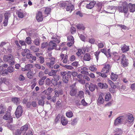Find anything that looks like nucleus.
<instances>
[{
  "instance_id": "f257e3e1",
  "label": "nucleus",
  "mask_w": 135,
  "mask_h": 135,
  "mask_svg": "<svg viewBox=\"0 0 135 135\" xmlns=\"http://www.w3.org/2000/svg\"><path fill=\"white\" fill-rule=\"evenodd\" d=\"M117 10L120 12L127 14L128 11V4L126 1L122 3V6H118Z\"/></svg>"
},
{
  "instance_id": "f03ea898",
  "label": "nucleus",
  "mask_w": 135,
  "mask_h": 135,
  "mask_svg": "<svg viewBox=\"0 0 135 135\" xmlns=\"http://www.w3.org/2000/svg\"><path fill=\"white\" fill-rule=\"evenodd\" d=\"M103 66V67L101 71L104 74H108L109 73L111 68L110 65L106 63L104 64Z\"/></svg>"
},
{
  "instance_id": "7ed1b4c3",
  "label": "nucleus",
  "mask_w": 135,
  "mask_h": 135,
  "mask_svg": "<svg viewBox=\"0 0 135 135\" xmlns=\"http://www.w3.org/2000/svg\"><path fill=\"white\" fill-rule=\"evenodd\" d=\"M57 44L55 42H53V41H50L48 45L47 50L48 51H50L54 49H56Z\"/></svg>"
},
{
  "instance_id": "20e7f679",
  "label": "nucleus",
  "mask_w": 135,
  "mask_h": 135,
  "mask_svg": "<svg viewBox=\"0 0 135 135\" xmlns=\"http://www.w3.org/2000/svg\"><path fill=\"white\" fill-rule=\"evenodd\" d=\"M124 117L123 116L119 117L115 119L114 122V124L115 126H118L122 124L123 122Z\"/></svg>"
},
{
  "instance_id": "39448f33",
  "label": "nucleus",
  "mask_w": 135,
  "mask_h": 135,
  "mask_svg": "<svg viewBox=\"0 0 135 135\" xmlns=\"http://www.w3.org/2000/svg\"><path fill=\"white\" fill-rule=\"evenodd\" d=\"M127 115V119L124 122V124H129L133 121L134 120V118L133 115L130 113H128Z\"/></svg>"
},
{
  "instance_id": "423d86ee",
  "label": "nucleus",
  "mask_w": 135,
  "mask_h": 135,
  "mask_svg": "<svg viewBox=\"0 0 135 135\" xmlns=\"http://www.w3.org/2000/svg\"><path fill=\"white\" fill-rule=\"evenodd\" d=\"M121 57V63L122 66L124 67H127L128 66V60L126 59V57L124 54L122 55Z\"/></svg>"
},
{
  "instance_id": "0eeeda50",
  "label": "nucleus",
  "mask_w": 135,
  "mask_h": 135,
  "mask_svg": "<svg viewBox=\"0 0 135 135\" xmlns=\"http://www.w3.org/2000/svg\"><path fill=\"white\" fill-rule=\"evenodd\" d=\"M28 128L29 126L28 124H26L21 127L20 129L18 131H17L18 134L20 135L22 132H26L28 130Z\"/></svg>"
},
{
  "instance_id": "6e6552de",
  "label": "nucleus",
  "mask_w": 135,
  "mask_h": 135,
  "mask_svg": "<svg viewBox=\"0 0 135 135\" xmlns=\"http://www.w3.org/2000/svg\"><path fill=\"white\" fill-rule=\"evenodd\" d=\"M62 52L60 54V58L61 60H62L64 63L66 64L67 62L68 56L67 55H64Z\"/></svg>"
},
{
  "instance_id": "1a4fd4ad",
  "label": "nucleus",
  "mask_w": 135,
  "mask_h": 135,
  "mask_svg": "<svg viewBox=\"0 0 135 135\" xmlns=\"http://www.w3.org/2000/svg\"><path fill=\"white\" fill-rule=\"evenodd\" d=\"M3 118L6 120H8V122L9 123L12 122V118L11 116L10 113L9 112H7L5 115L3 116Z\"/></svg>"
},
{
  "instance_id": "9d476101",
  "label": "nucleus",
  "mask_w": 135,
  "mask_h": 135,
  "mask_svg": "<svg viewBox=\"0 0 135 135\" xmlns=\"http://www.w3.org/2000/svg\"><path fill=\"white\" fill-rule=\"evenodd\" d=\"M55 58L54 57H51L50 58L51 61L50 62H47L46 65L49 68H52L53 67L54 64L55 63Z\"/></svg>"
},
{
  "instance_id": "9b49d317",
  "label": "nucleus",
  "mask_w": 135,
  "mask_h": 135,
  "mask_svg": "<svg viewBox=\"0 0 135 135\" xmlns=\"http://www.w3.org/2000/svg\"><path fill=\"white\" fill-rule=\"evenodd\" d=\"M71 72L68 71L67 72L66 76L62 77L63 81L65 83H68L69 80L71 77Z\"/></svg>"
},
{
  "instance_id": "f8f14e48",
  "label": "nucleus",
  "mask_w": 135,
  "mask_h": 135,
  "mask_svg": "<svg viewBox=\"0 0 135 135\" xmlns=\"http://www.w3.org/2000/svg\"><path fill=\"white\" fill-rule=\"evenodd\" d=\"M36 19L38 22L41 21L43 20V16L41 12L38 11L36 13Z\"/></svg>"
},
{
  "instance_id": "ddd939ff",
  "label": "nucleus",
  "mask_w": 135,
  "mask_h": 135,
  "mask_svg": "<svg viewBox=\"0 0 135 135\" xmlns=\"http://www.w3.org/2000/svg\"><path fill=\"white\" fill-rule=\"evenodd\" d=\"M112 56L113 59L115 61H118L120 58V56L119 55L118 53L115 52H114L112 53Z\"/></svg>"
},
{
  "instance_id": "4468645a",
  "label": "nucleus",
  "mask_w": 135,
  "mask_h": 135,
  "mask_svg": "<svg viewBox=\"0 0 135 135\" xmlns=\"http://www.w3.org/2000/svg\"><path fill=\"white\" fill-rule=\"evenodd\" d=\"M12 56L11 54L5 55L3 57V60L4 61L10 62V60L12 59Z\"/></svg>"
},
{
  "instance_id": "2eb2a0df",
  "label": "nucleus",
  "mask_w": 135,
  "mask_h": 135,
  "mask_svg": "<svg viewBox=\"0 0 135 135\" xmlns=\"http://www.w3.org/2000/svg\"><path fill=\"white\" fill-rule=\"evenodd\" d=\"M96 3L95 1H93L90 2L89 4H87L86 7L88 9H91L93 8Z\"/></svg>"
},
{
  "instance_id": "dca6fc26",
  "label": "nucleus",
  "mask_w": 135,
  "mask_h": 135,
  "mask_svg": "<svg viewBox=\"0 0 135 135\" xmlns=\"http://www.w3.org/2000/svg\"><path fill=\"white\" fill-rule=\"evenodd\" d=\"M104 102V99L102 95H100L97 100V103L98 105L103 104Z\"/></svg>"
},
{
  "instance_id": "f3484780",
  "label": "nucleus",
  "mask_w": 135,
  "mask_h": 135,
  "mask_svg": "<svg viewBox=\"0 0 135 135\" xmlns=\"http://www.w3.org/2000/svg\"><path fill=\"white\" fill-rule=\"evenodd\" d=\"M66 6V10L67 11H70V12H71L74 8V6L70 2H69V3H68Z\"/></svg>"
},
{
  "instance_id": "a211bd4d",
  "label": "nucleus",
  "mask_w": 135,
  "mask_h": 135,
  "mask_svg": "<svg viewBox=\"0 0 135 135\" xmlns=\"http://www.w3.org/2000/svg\"><path fill=\"white\" fill-rule=\"evenodd\" d=\"M129 11L130 12H133L135 11V4H132L131 3H129L128 5Z\"/></svg>"
},
{
  "instance_id": "6ab92c4d",
  "label": "nucleus",
  "mask_w": 135,
  "mask_h": 135,
  "mask_svg": "<svg viewBox=\"0 0 135 135\" xmlns=\"http://www.w3.org/2000/svg\"><path fill=\"white\" fill-rule=\"evenodd\" d=\"M23 112L21 106L19 105L17 107V118L21 116Z\"/></svg>"
},
{
  "instance_id": "aec40b11",
  "label": "nucleus",
  "mask_w": 135,
  "mask_h": 135,
  "mask_svg": "<svg viewBox=\"0 0 135 135\" xmlns=\"http://www.w3.org/2000/svg\"><path fill=\"white\" fill-rule=\"evenodd\" d=\"M129 49V46H127L125 44L122 46L121 50L123 53L128 51Z\"/></svg>"
},
{
  "instance_id": "412c9836",
  "label": "nucleus",
  "mask_w": 135,
  "mask_h": 135,
  "mask_svg": "<svg viewBox=\"0 0 135 135\" xmlns=\"http://www.w3.org/2000/svg\"><path fill=\"white\" fill-rule=\"evenodd\" d=\"M98 86L101 89H106L108 88V85L105 83H99L98 84Z\"/></svg>"
},
{
  "instance_id": "4be33fe9",
  "label": "nucleus",
  "mask_w": 135,
  "mask_h": 135,
  "mask_svg": "<svg viewBox=\"0 0 135 135\" xmlns=\"http://www.w3.org/2000/svg\"><path fill=\"white\" fill-rule=\"evenodd\" d=\"M77 93V90L76 88H71L70 92V94L71 96H74Z\"/></svg>"
},
{
  "instance_id": "5701e85b",
  "label": "nucleus",
  "mask_w": 135,
  "mask_h": 135,
  "mask_svg": "<svg viewBox=\"0 0 135 135\" xmlns=\"http://www.w3.org/2000/svg\"><path fill=\"white\" fill-rule=\"evenodd\" d=\"M81 73L82 74L88 75L89 74L88 72L87 71L88 70V69L85 67H84L81 68Z\"/></svg>"
},
{
  "instance_id": "b1692460",
  "label": "nucleus",
  "mask_w": 135,
  "mask_h": 135,
  "mask_svg": "<svg viewBox=\"0 0 135 135\" xmlns=\"http://www.w3.org/2000/svg\"><path fill=\"white\" fill-rule=\"evenodd\" d=\"M83 60L85 61H89L91 59V56L90 54L86 53L83 57Z\"/></svg>"
},
{
  "instance_id": "393cba45",
  "label": "nucleus",
  "mask_w": 135,
  "mask_h": 135,
  "mask_svg": "<svg viewBox=\"0 0 135 135\" xmlns=\"http://www.w3.org/2000/svg\"><path fill=\"white\" fill-rule=\"evenodd\" d=\"M33 67V65L31 64H28L25 65V68H22V70L25 71V70H30Z\"/></svg>"
},
{
  "instance_id": "a878e982",
  "label": "nucleus",
  "mask_w": 135,
  "mask_h": 135,
  "mask_svg": "<svg viewBox=\"0 0 135 135\" xmlns=\"http://www.w3.org/2000/svg\"><path fill=\"white\" fill-rule=\"evenodd\" d=\"M118 75L113 73H112L110 76L111 79L114 81H115L117 79Z\"/></svg>"
},
{
  "instance_id": "bb28decb",
  "label": "nucleus",
  "mask_w": 135,
  "mask_h": 135,
  "mask_svg": "<svg viewBox=\"0 0 135 135\" xmlns=\"http://www.w3.org/2000/svg\"><path fill=\"white\" fill-rule=\"evenodd\" d=\"M69 1H66L65 2L60 3L59 4V6L61 8H63V9L65 8L67 6Z\"/></svg>"
},
{
  "instance_id": "cd10ccee",
  "label": "nucleus",
  "mask_w": 135,
  "mask_h": 135,
  "mask_svg": "<svg viewBox=\"0 0 135 135\" xmlns=\"http://www.w3.org/2000/svg\"><path fill=\"white\" fill-rule=\"evenodd\" d=\"M26 56L27 59H32V60L34 61H35L36 60V57L35 56H33L32 54H31L27 53Z\"/></svg>"
},
{
  "instance_id": "c85d7f7f",
  "label": "nucleus",
  "mask_w": 135,
  "mask_h": 135,
  "mask_svg": "<svg viewBox=\"0 0 135 135\" xmlns=\"http://www.w3.org/2000/svg\"><path fill=\"white\" fill-rule=\"evenodd\" d=\"M61 122L62 125L65 126L67 124L68 120L65 117H62L61 118Z\"/></svg>"
},
{
  "instance_id": "c756f323",
  "label": "nucleus",
  "mask_w": 135,
  "mask_h": 135,
  "mask_svg": "<svg viewBox=\"0 0 135 135\" xmlns=\"http://www.w3.org/2000/svg\"><path fill=\"white\" fill-rule=\"evenodd\" d=\"M111 98L110 94L109 93H107L105 96V100L106 101H109Z\"/></svg>"
},
{
  "instance_id": "7c9ffc66",
  "label": "nucleus",
  "mask_w": 135,
  "mask_h": 135,
  "mask_svg": "<svg viewBox=\"0 0 135 135\" xmlns=\"http://www.w3.org/2000/svg\"><path fill=\"white\" fill-rule=\"evenodd\" d=\"M89 69L90 71L93 72H94L97 70V68L94 65H91L89 67Z\"/></svg>"
},
{
  "instance_id": "2f4dec72",
  "label": "nucleus",
  "mask_w": 135,
  "mask_h": 135,
  "mask_svg": "<svg viewBox=\"0 0 135 135\" xmlns=\"http://www.w3.org/2000/svg\"><path fill=\"white\" fill-rule=\"evenodd\" d=\"M6 108L5 107L2 105L0 106V114L4 113L6 111Z\"/></svg>"
},
{
  "instance_id": "473e14b6",
  "label": "nucleus",
  "mask_w": 135,
  "mask_h": 135,
  "mask_svg": "<svg viewBox=\"0 0 135 135\" xmlns=\"http://www.w3.org/2000/svg\"><path fill=\"white\" fill-rule=\"evenodd\" d=\"M102 3L99 2L97 4V10L98 12H101L102 10Z\"/></svg>"
},
{
  "instance_id": "72a5a7b5",
  "label": "nucleus",
  "mask_w": 135,
  "mask_h": 135,
  "mask_svg": "<svg viewBox=\"0 0 135 135\" xmlns=\"http://www.w3.org/2000/svg\"><path fill=\"white\" fill-rule=\"evenodd\" d=\"M95 85L94 84L92 83H91L89 86V89L90 91H93L95 90Z\"/></svg>"
},
{
  "instance_id": "f704fd0d",
  "label": "nucleus",
  "mask_w": 135,
  "mask_h": 135,
  "mask_svg": "<svg viewBox=\"0 0 135 135\" xmlns=\"http://www.w3.org/2000/svg\"><path fill=\"white\" fill-rule=\"evenodd\" d=\"M51 10V9L50 8L47 7L45 9L44 13L45 14H47V15H48L50 14Z\"/></svg>"
},
{
  "instance_id": "c9c22d12",
  "label": "nucleus",
  "mask_w": 135,
  "mask_h": 135,
  "mask_svg": "<svg viewBox=\"0 0 135 135\" xmlns=\"http://www.w3.org/2000/svg\"><path fill=\"white\" fill-rule=\"evenodd\" d=\"M60 65L64 67V68L69 70H72L74 69L73 67L71 66L65 65H62L61 64H60Z\"/></svg>"
},
{
  "instance_id": "e433bc0d",
  "label": "nucleus",
  "mask_w": 135,
  "mask_h": 135,
  "mask_svg": "<svg viewBox=\"0 0 135 135\" xmlns=\"http://www.w3.org/2000/svg\"><path fill=\"white\" fill-rule=\"evenodd\" d=\"M66 114L67 117L69 118L72 117L73 115V113L71 111L67 112L66 113Z\"/></svg>"
},
{
  "instance_id": "4c0bfd02",
  "label": "nucleus",
  "mask_w": 135,
  "mask_h": 135,
  "mask_svg": "<svg viewBox=\"0 0 135 135\" xmlns=\"http://www.w3.org/2000/svg\"><path fill=\"white\" fill-rule=\"evenodd\" d=\"M76 27L79 30H84L85 29V28L83 25L82 24H78L76 25Z\"/></svg>"
},
{
  "instance_id": "58836bf2",
  "label": "nucleus",
  "mask_w": 135,
  "mask_h": 135,
  "mask_svg": "<svg viewBox=\"0 0 135 135\" xmlns=\"http://www.w3.org/2000/svg\"><path fill=\"white\" fill-rule=\"evenodd\" d=\"M68 42H74V39L73 36L69 35L67 37Z\"/></svg>"
},
{
  "instance_id": "ea45409f",
  "label": "nucleus",
  "mask_w": 135,
  "mask_h": 135,
  "mask_svg": "<svg viewBox=\"0 0 135 135\" xmlns=\"http://www.w3.org/2000/svg\"><path fill=\"white\" fill-rule=\"evenodd\" d=\"M11 16V13L9 12L5 13L4 15V17L5 19L8 20V18Z\"/></svg>"
},
{
  "instance_id": "a19ab883",
  "label": "nucleus",
  "mask_w": 135,
  "mask_h": 135,
  "mask_svg": "<svg viewBox=\"0 0 135 135\" xmlns=\"http://www.w3.org/2000/svg\"><path fill=\"white\" fill-rule=\"evenodd\" d=\"M100 52L99 51H97L94 53V55L95 56V57L97 60V61L99 59V55Z\"/></svg>"
},
{
  "instance_id": "79ce46f5",
  "label": "nucleus",
  "mask_w": 135,
  "mask_h": 135,
  "mask_svg": "<svg viewBox=\"0 0 135 135\" xmlns=\"http://www.w3.org/2000/svg\"><path fill=\"white\" fill-rule=\"evenodd\" d=\"M25 41L28 44H30L32 42L31 38L29 37H26L25 39Z\"/></svg>"
},
{
  "instance_id": "37998d69",
  "label": "nucleus",
  "mask_w": 135,
  "mask_h": 135,
  "mask_svg": "<svg viewBox=\"0 0 135 135\" xmlns=\"http://www.w3.org/2000/svg\"><path fill=\"white\" fill-rule=\"evenodd\" d=\"M34 44L36 46H38L40 45V41L39 38L35 39L33 41Z\"/></svg>"
},
{
  "instance_id": "c03bdc74",
  "label": "nucleus",
  "mask_w": 135,
  "mask_h": 135,
  "mask_svg": "<svg viewBox=\"0 0 135 135\" xmlns=\"http://www.w3.org/2000/svg\"><path fill=\"white\" fill-rule=\"evenodd\" d=\"M56 72V71L54 70H51V71L48 73V75L50 76H54Z\"/></svg>"
},
{
  "instance_id": "a18cd8bd",
  "label": "nucleus",
  "mask_w": 135,
  "mask_h": 135,
  "mask_svg": "<svg viewBox=\"0 0 135 135\" xmlns=\"http://www.w3.org/2000/svg\"><path fill=\"white\" fill-rule=\"evenodd\" d=\"M118 26L121 28L123 30H128V28L127 26L123 25H117Z\"/></svg>"
},
{
  "instance_id": "49530a36",
  "label": "nucleus",
  "mask_w": 135,
  "mask_h": 135,
  "mask_svg": "<svg viewBox=\"0 0 135 135\" xmlns=\"http://www.w3.org/2000/svg\"><path fill=\"white\" fill-rule=\"evenodd\" d=\"M48 44L47 42H45L42 43L41 45V48L43 49L48 46Z\"/></svg>"
},
{
  "instance_id": "de8ad7c7",
  "label": "nucleus",
  "mask_w": 135,
  "mask_h": 135,
  "mask_svg": "<svg viewBox=\"0 0 135 135\" xmlns=\"http://www.w3.org/2000/svg\"><path fill=\"white\" fill-rule=\"evenodd\" d=\"M8 71L6 69H4L1 73L0 75H7L8 73Z\"/></svg>"
},
{
  "instance_id": "09e8293b",
  "label": "nucleus",
  "mask_w": 135,
  "mask_h": 135,
  "mask_svg": "<svg viewBox=\"0 0 135 135\" xmlns=\"http://www.w3.org/2000/svg\"><path fill=\"white\" fill-rule=\"evenodd\" d=\"M52 38L53 39L52 41H53V42L57 44H58L60 42V40L59 39H57V38H54V37H52Z\"/></svg>"
},
{
  "instance_id": "8fccbe9b",
  "label": "nucleus",
  "mask_w": 135,
  "mask_h": 135,
  "mask_svg": "<svg viewBox=\"0 0 135 135\" xmlns=\"http://www.w3.org/2000/svg\"><path fill=\"white\" fill-rule=\"evenodd\" d=\"M17 15L19 18H22L24 17V15L23 12H18Z\"/></svg>"
},
{
  "instance_id": "3c124183",
  "label": "nucleus",
  "mask_w": 135,
  "mask_h": 135,
  "mask_svg": "<svg viewBox=\"0 0 135 135\" xmlns=\"http://www.w3.org/2000/svg\"><path fill=\"white\" fill-rule=\"evenodd\" d=\"M71 32L72 34H74L76 31L75 28L73 26H71L70 29Z\"/></svg>"
},
{
  "instance_id": "603ef678",
  "label": "nucleus",
  "mask_w": 135,
  "mask_h": 135,
  "mask_svg": "<svg viewBox=\"0 0 135 135\" xmlns=\"http://www.w3.org/2000/svg\"><path fill=\"white\" fill-rule=\"evenodd\" d=\"M27 77L30 79H31L33 77L32 73L31 71H29L27 73Z\"/></svg>"
},
{
  "instance_id": "864d4df0",
  "label": "nucleus",
  "mask_w": 135,
  "mask_h": 135,
  "mask_svg": "<svg viewBox=\"0 0 135 135\" xmlns=\"http://www.w3.org/2000/svg\"><path fill=\"white\" fill-rule=\"evenodd\" d=\"M84 92L82 91H80L79 92V96L80 98H82L84 97Z\"/></svg>"
},
{
  "instance_id": "5fc2aeb1",
  "label": "nucleus",
  "mask_w": 135,
  "mask_h": 135,
  "mask_svg": "<svg viewBox=\"0 0 135 135\" xmlns=\"http://www.w3.org/2000/svg\"><path fill=\"white\" fill-rule=\"evenodd\" d=\"M3 83H4L6 84H7L8 83V82H7V81L5 79L2 78L0 79V84H1Z\"/></svg>"
},
{
  "instance_id": "6e6d98bb",
  "label": "nucleus",
  "mask_w": 135,
  "mask_h": 135,
  "mask_svg": "<svg viewBox=\"0 0 135 135\" xmlns=\"http://www.w3.org/2000/svg\"><path fill=\"white\" fill-rule=\"evenodd\" d=\"M105 43L104 42H100L98 44V46L99 48H102L104 47V46Z\"/></svg>"
},
{
  "instance_id": "4d7b16f0",
  "label": "nucleus",
  "mask_w": 135,
  "mask_h": 135,
  "mask_svg": "<svg viewBox=\"0 0 135 135\" xmlns=\"http://www.w3.org/2000/svg\"><path fill=\"white\" fill-rule=\"evenodd\" d=\"M76 80L79 83L82 84H84L85 83V81L83 79V78L80 79H77Z\"/></svg>"
},
{
  "instance_id": "13d9d810",
  "label": "nucleus",
  "mask_w": 135,
  "mask_h": 135,
  "mask_svg": "<svg viewBox=\"0 0 135 135\" xmlns=\"http://www.w3.org/2000/svg\"><path fill=\"white\" fill-rule=\"evenodd\" d=\"M100 52L103 53L106 56L108 55V53L106 49H103L100 50Z\"/></svg>"
},
{
  "instance_id": "bf43d9fd",
  "label": "nucleus",
  "mask_w": 135,
  "mask_h": 135,
  "mask_svg": "<svg viewBox=\"0 0 135 135\" xmlns=\"http://www.w3.org/2000/svg\"><path fill=\"white\" fill-rule=\"evenodd\" d=\"M88 42L91 44H94L95 42V40L94 38H89L88 39Z\"/></svg>"
},
{
  "instance_id": "052dcab7",
  "label": "nucleus",
  "mask_w": 135,
  "mask_h": 135,
  "mask_svg": "<svg viewBox=\"0 0 135 135\" xmlns=\"http://www.w3.org/2000/svg\"><path fill=\"white\" fill-rule=\"evenodd\" d=\"M51 83L54 86H56L57 84V81L52 79L51 81Z\"/></svg>"
},
{
  "instance_id": "680f3d73",
  "label": "nucleus",
  "mask_w": 135,
  "mask_h": 135,
  "mask_svg": "<svg viewBox=\"0 0 135 135\" xmlns=\"http://www.w3.org/2000/svg\"><path fill=\"white\" fill-rule=\"evenodd\" d=\"M82 53V50L81 49H78L77 52L76 53V54L78 56H79L81 55Z\"/></svg>"
},
{
  "instance_id": "e2e57ef3",
  "label": "nucleus",
  "mask_w": 135,
  "mask_h": 135,
  "mask_svg": "<svg viewBox=\"0 0 135 135\" xmlns=\"http://www.w3.org/2000/svg\"><path fill=\"white\" fill-rule=\"evenodd\" d=\"M51 81L49 78H48L45 81L46 84L48 85H50L51 84Z\"/></svg>"
},
{
  "instance_id": "0e129e2a",
  "label": "nucleus",
  "mask_w": 135,
  "mask_h": 135,
  "mask_svg": "<svg viewBox=\"0 0 135 135\" xmlns=\"http://www.w3.org/2000/svg\"><path fill=\"white\" fill-rule=\"evenodd\" d=\"M75 56L74 55H72L69 58V60L70 61H73L75 59Z\"/></svg>"
},
{
  "instance_id": "69168bd1",
  "label": "nucleus",
  "mask_w": 135,
  "mask_h": 135,
  "mask_svg": "<svg viewBox=\"0 0 135 135\" xmlns=\"http://www.w3.org/2000/svg\"><path fill=\"white\" fill-rule=\"evenodd\" d=\"M44 104V101L43 100H40L38 101V104L41 106H43Z\"/></svg>"
},
{
  "instance_id": "338daca9",
  "label": "nucleus",
  "mask_w": 135,
  "mask_h": 135,
  "mask_svg": "<svg viewBox=\"0 0 135 135\" xmlns=\"http://www.w3.org/2000/svg\"><path fill=\"white\" fill-rule=\"evenodd\" d=\"M7 69L8 72H9V73H12L13 72V68L11 66L8 67V68H7Z\"/></svg>"
},
{
  "instance_id": "774afa93",
  "label": "nucleus",
  "mask_w": 135,
  "mask_h": 135,
  "mask_svg": "<svg viewBox=\"0 0 135 135\" xmlns=\"http://www.w3.org/2000/svg\"><path fill=\"white\" fill-rule=\"evenodd\" d=\"M23 135H33L32 132L31 131L28 130L26 133H24Z\"/></svg>"
}]
</instances>
